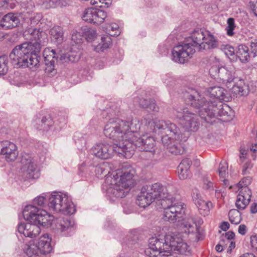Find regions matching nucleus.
Wrapping results in <instances>:
<instances>
[{
    "label": "nucleus",
    "instance_id": "nucleus-61",
    "mask_svg": "<svg viewBox=\"0 0 257 257\" xmlns=\"http://www.w3.org/2000/svg\"><path fill=\"white\" fill-rule=\"evenodd\" d=\"M242 146L244 147L245 148V149H248V154L249 153V152H255L257 151V145L256 144L254 145V146H252L251 148H250L249 150V147L246 148L244 146Z\"/></svg>",
    "mask_w": 257,
    "mask_h": 257
},
{
    "label": "nucleus",
    "instance_id": "nucleus-50",
    "mask_svg": "<svg viewBox=\"0 0 257 257\" xmlns=\"http://www.w3.org/2000/svg\"><path fill=\"white\" fill-rule=\"evenodd\" d=\"M234 237V233L232 231H228L221 235V239L223 240L225 242H229Z\"/></svg>",
    "mask_w": 257,
    "mask_h": 257
},
{
    "label": "nucleus",
    "instance_id": "nucleus-54",
    "mask_svg": "<svg viewBox=\"0 0 257 257\" xmlns=\"http://www.w3.org/2000/svg\"><path fill=\"white\" fill-rule=\"evenodd\" d=\"M226 243L223 240H220L219 243L216 246L215 249L217 251L221 252L226 247Z\"/></svg>",
    "mask_w": 257,
    "mask_h": 257
},
{
    "label": "nucleus",
    "instance_id": "nucleus-38",
    "mask_svg": "<svg viewBox=\"0 0 257 257\" xmlns=\"http://www.w3.org/2000/svg\"><path fill=\"white\" fill-rule=\"evenodd\" d=\"M83 33L88 42L94 41L97 35L95 30L87 27L83 29Z\"/></svg>",
    "mask_w": 257,
    "mask_h": 257
},
{
    "label": "nucleus",
    "instance_id": "nucleus-11",
    "mask_svg": "<svg viewBox=\"0 0 257 257\" xmlns=\"http://www.w3.org/2000/svg\"><path fill=\"white\" fill-rule=\"evenodd\" d=\"M48 207L50 211L71 215L76 211L75 206L67 193L54 192L48 198Z\"/></svg>",
    "mask_w": 257,
    "mask_h": 257
},
{
    "label": "nucleus",
    "instance_id": "nucleus-58",
    "mask_svg": "<svg viewBox=\"0 0 257 257\" xmlns=\"http://www.w3.org/2000/svg\"><path fill=\"white\" fill-rule=\"evenodd\" d=\"M238 232L241 235L245 234L246 232V227L244 224H241L238 227Z\"/></svg>",
    "mask_w": 257,
    "mask_h": 257
},
{
    "label": "nucleus",
    "instance_id": "nucleus-47",
    "mask_svg": "<svg viewBox=\"0 0 257 257\" xmlns=\"http://www.w3.org/2000/svg\"><path fill=\"white\" fill-rule=\"evenodd\" d=\"M151 99H147L144 97H137L134 98V102L135 104H139L143 108H147Z\"/></svg>",
    "mask_w": 257,
    "mask_h": 257
},
{
    "label": "nucleus",
    "instance_id": "nucleus-33",
    "mask_svg": "<svg viewBox=\"0 0 257 257\" xmlns=\"http://www.w3.org/2000/svg\"><path fill=\"white\" fill-rule=\"evenodd\" d=\"M53 124V121L50 117H44L37 123L36 128L43 131H48Z\"/></svg>",
    "mask_w": 257,
    "mask_h": 257
},
{
    "label": "nucleus",
    "instance_id": "nucleus-43",
    "mask_svg": "<svg viewBox=\"0 0 257 257\" xmlns=\"http://www.w3.org/2000/svg\"><path fill=\"white\" fill-rule=\"evenodd\" d=\"M8 71L7 58L0 56V76L5 75Z\"/></svg>",
    "mask_w": 257,
    "mask_h": 257
},
{
    "label": "nucleus",
    "instance_id": "nucleus-48",
    "mask_svg": "<svg viewBox=\"0 0 257 257\" xmlns=\"http://www.w3.org/2000/svg\"><path fill=\"white\" fill-rule=\"evenodd\" d=\"M251 178L249 176H247L243 178L238 183V186L240 189H243L244 188H248V186L250 185L251 182Z\"/></svg>",
    "mask_w": 257,
    "mask_h": 257
},
{
    "label": "nucleus",
    "instance_id": "nucleus-28",
    "mask_svg": "<svg viewBox=\"0 0 257 257\" xmlns=\"http://www.w3.org/2000/svg\"><path fill=\"white\" fill-rule=\"evenodd\" d=\"M236 81L237 80H235ZM231 91L236 95L240 96L247 95L249 92L248 85H246L242 79H237L231 87Z\"/></svg>",
    "mask_w": 257,
    "mask_h": 257
},
{
    "label": "nucleus",
    "instance_id": "nucleus-23",
    "mask_svg": "<svg viewBox=\"0 0 257 257\" xmlns=\"http://www.w3.org/2000/svg\"><path fill=\"white\" fill-rule=\"evenodd\" d=\"M248 149L240 146L239 149V163L242 164V174L246 175L249 173L252 167V164L248 159Z\"/></svg>",
    "mask_w": 257,
    "mask_h": 257
},
{
    "label": "nucleus",
    "instance_id": "nucleus-49",
    "mask_svg": "<svg viewBox=\"0 0 257 257\" xmlns=\"http://www.w3.org/2000/svg\"><path fill=\"white\" fill-rule=\"evenodd\" d=\"M250 55L257 57V39H252L250 41Z\"/></svg>",
    "mask_w": 257,
    "mask_h": 257
},
{
    "label": "nucleus",
    "instance_id": "nucleus-59",
    "mask_svg": "<svg viewBox=\"0 0 257 257\" xmlns=\"http://www.w3.org/2000/svg\"><path fill=\"white\" fill-rule=\"evenodd\" d=\"M220 228L224 231L227 230L229 228V223L225 221L223 222L220 225Z\"/></svg>",
    "mask_w": 257,
    "mask_h": 257
},
{
    "label": "nucleus",
    "instance_id": "nucleus-46",
    "mask_svg": "<svg viewBox=\"0 0 257 257\" xmlns=\"http://www.w3.org/2000/svg\"><path fill=\"white\" fill-rule=\"evenodd\" d=\"M221 50L228 57L232 56L235 54L234 49L229 45H222L221 46Z\"/></svg>",
    "mask_w": 257,
    "mask_h": 257
},
{
    "label": "nucleus",
    "instance_id": "nucleus-53",
    "mask_svg": "<svg viewBox=\"0 0 257 257\" xmlns=\"http://www.w3.org/2000/svg\"><path fill=\"white\" fill-rule=\"evenodd\" d=\"M45 201V198L42 196H39L34 200V203L38 206H43Z\"/></svg>",
    "mask_w": 257,
    "mask_h": 257
},
{
    "label": "nucleus",
    "instance_id": "nucleus-17",
    "mask_svg": "<svg viewBox=\"0 0 257 257\" xmlns=\"http://www.w3.org/2000/svg\"><path fill=\"white\" fill-rule=\"evenodd\" d=\"M173 238L170 241V256L173 251H178L181 254L188 255L190 254V248L188 244L184 242L179 234L171 232Z\"/></svg>",
    "mask_w": 257,
    "mask_h": 257
},
{
    "label": "nucleus",
    "instance_id": "nucleus-14",
    "mask_svg": "<svg viewBox=\"0 0 257 257\" xmlns=\"http://www.w3.org/2000/svg\"><path fill=\"white\" fill-rule=\"evenodd\" d=\"M176 116L180 119V123L187 131L196 132L198 129V116L188 109H180V110L177 111Z\"/></svg>",
    "mask_w": 257,
    "mask_h": 257
},
{
    "label": "nucleus",
    "instance_id": "nucleus-7",
    "mask_svg": "<svg viewBox=\"0 0 257 257\" xmlns=\"http://www.w3.org/2000/svg\"><path fill=\"white\" fill-rule=\"evenodd\" d=\"M205 33L206 31L201 29L194 30L191 33L189 39L174 47L172 51L173 61L184 64L192 58L196 49L200 52V45L202 44Z\"/></svg>",
    "mask_w": 257,
    "mask_h": 257
},
{
    "label": "nucleus",
    "instance_id": "nucleus-13",
    "mask_svg": "<svg viewBox=\"0 0 257 257\" xmlns=\"http://www.w3.org/2000/svg\"><path fill=\"white\" fill-rule=\"evenodd\" d=\"M20 172L28 179H36L40 176L38 165L31 156L28 154H23L20 161Z\"/></svg>",
    "mask_w": 257,
    "mask_h": 257
},
{
    "label": "nucleus",
    "instance_id": "nucleus-57",
    "mask_svg": "<svg viewBox=\"0 0 257 257\" xmlns=\"http://www.w3.org/2000/svg\"><path fill=\"white\" fill-rule=\"evenodd\" d=\"M250 7L254 14L257 17V1L255 3L250 2L249 3Z\"/></svg>",
    "mask_w": 257,
    "mask_h": 257
},
{
    "label": "nucleus",
    "instance_id": "nucleus-30",
    "mask_svg": "<svg viewBox=\"0 0 257 257\" xmlns=\"http://www.w3.org/2000/svg\"><path fill=\"white\" fill-rule=\"evenodd\" d=\"M112 45L111 37L108 35H104L101 38L100 42L97 45H94V50L97 52H103L109 48Z\"/></svg>",
    "mask_w": 257,
    "mask_h": 257
},
{
    "label": "nucleus",
    "instance_id": "nucleus-16",
    "mask_svg": "<svg viewBox=\"0 0 257 257\" xmlns=\"http://www.w3.org/2000/svg\"><path fill=\"white\" fill-rule=\"evenodd\" d=\"M0 154L8 162H14L19 155L17 145L12 142L5 140L0 142Z\"/></svg>",
    "mask_w": 257,
    "mask_h": 257
},
{
    "label": "nucleus",
    "instance_id": "nucleus-4",
    "mask_svg": "<svg viewBox=\"0 0 257 257\" xmlns=\"http://www.w3.org/2000/svg\"><path fill=\"white\" fill-rule=\"evenodd\" d=\"M188 99L191 105L196 109V112L201 118L209 122V119L218 116L227 115L230 107L221 101L208 100L196 89L189 88L187 91Z\"/></svg>",
    "mask_w": 257,
    "mask_h": 257
},
{
    "label": "nucleus",
    "instance_id": "nucleus-26",
    "mask_svg": "<svg viewBox=\"0 0 257 257\" xmlns=\"http://www.w3.org/2000/svg\"><path fill=\"white\" fill-rule=\"evenodd\" d=\"M51 241V238L47 233L43 234L39 237L36 244L43 254H48L51 251L52 247L50 244Z\"/></svg>",
    "mask_w": 257,
    "mask_h": 257
},
{
    "label": "nucleus",
    "instance_id": "nucleus-15",
    "mask_svg": "<svg viewBox=\"0 0 257 257\" xmlns=\"http://www.w3.org/2000/svg\"><path fill=\"white\" fill-rule=\"evenodd\" d=\"M26 39L29 40L27 44H31L35 52L40 53L42 46H44L48 41L47 34L40 29H29L24 33Z\"/></svg>",
    "mask_w": 257,
    "mask_h": 257
},
{
    "label": "nucleus",
    "instance_id": "nucleus-60",
    "mask_svg": "<svg viewBox=\"0 0 257 257\" xmlns=\"http://www.w3.org/2000/svg\"><path fill=\"white\" fill-rule=\"evenodd\" d=\"M250 212L253 214L257 212V203H253L251 205Z\"/></svg>",
    "mask_w": 257,
    "mask_h": 257
},
{
    "label": "nucleus",
    "instance_id": "nucleus-5",
    "mask_svg": "<svg viewBox=\"0 0 257 257\" xmlns=\"http://www.w3.org/2000/svg\"><path fill=\"white\" fill-rule=\"evenodd\" d=\"M135 174V170L132 166L124 164L120 169L106 177L103 187L106 188L107 193L110 195L124 197L134 185L133 178Z\"/></svg>",
    "mask_w": 257,
    "mask_h": 257
},
{
    "label": "nucleus",
    "instance_id": "nucleus-37",
    "mask_svg": "<svg viewBox=\"0 0 257 257\" xmlns=\"http://www.w3.org/2000/svg\"><path fill=\"white\" fill-rule=\"evenodd\" d=\"M95 11V9L92 8L86 9L84 11L82 17L83 20L88 23L93 24Z\"/></svg>",
    "mask_w": 257,
    "mask_h": 257
},
{
    "label": "nucleus",
    "instance_id": "nucleus-3",
    "mask_svg": "<svg viewBox=\"0 0 257 257\" xmlns=\"http://www.w3.org/2000/svg\"><path fill=\"white\" fill-rule=\"evenodd\" d=\"M144 122L149 125L146 131L161 134L162 143L171 154L177 155L183 153L184 150L181 142H185L187 138L183 137L179 128L175 123L169 120L152 121L147 118Z\"/></svg>",
    "mask_w": 257,
    "mask_h": 257
},
{
    "label": "nucleus",
    "instance_id": "nucleus-8",
    "mask_svg": "<svg viewBox=\"0 0 257 257\" xmlns=\"http://www.w3.org/2000/svg\"><path fill=\"white\" fill-rule=\"evenodd\" d=\"M31 44L24 43L16 46L10 54L12 63L16 67H37L40 57L38 52H35Z\"/></svg>",
    "mask_w": 257,
    "mask_h": 257
},
{
    "label": "nucleus",
    "instance_id": "nucleus-45",
    "mask_svg": "<svg viewBox=\"0 0 257 257\" xmlns=\"http://www.w3.org/2000/svg\"><path fill=\"white\" fill-rule=\"evenodd\" d=\"M46 67L45 68V73L49 75H53L55 73L54 69V60H50L49 61L45 62Z\"/></svg>",
    "mask_w": 257,
    "mask_h": 257
},
{
    "label": "nucleus",
    "instance_id": "nucleus-55",
    "mask_svg": "<svg viewBox=\"0 0 257 257\" xmlns=\"http://www.w3.org/2000/svg\"><path fill=\"white\" fill-rule=\"evenodd\" d=\"M250 244L251 247L257 250V236L252 235L250 237Z\"/></svg>",
    "mask_w": 257,
    "mask_h": 257
},
{
    "label": "nucleus",
    "instance_id": "nucleus-12",
    "mask_svg": "<svg viewBox=\"0 0 257 257\" xmlns=\"http://www.w3.org/2000/svg\"><path fill=\"white\" fill-rule=\"evenodd\" d=\"M173 238L171 232L167 234L163 238L152 237L149 241V247L145 250L148 256H170V241Z\"/></svg>",
    "mask_w": 257,
    "mask_h": 257
},
{
    "label": "nucleus",
    "instance_id": "nucleus-18",
    "mask_svg": "<svg viewBox=\"0 0 257 257\" xmlns=\"http://www.w3.org/2000/svg\"><path fill=\"white\" fill-rule=\"evenodd\" d=\"M192 199L200 213L203 216L208 215L210 208L212 207L211 202L202 199L199 192L196 189L193 192Z\"/></svg>",
    "mask_w": 257,
    "mask_h": 257
},
{
    "label": "nucleus",
    "instance_id": "nucleus-62",
    "mask_svg": "<svg viewBox=\"0 0 257 257\" xmlns=\"http://www.w3.org/2000/svg\"><path fill=\"white\" fill-rule=\"evenodd\" d=\"M225 243H226V244L227 243L229 244V248L230 249V250H231L232 249L235 247V242L231 240L229 241V242H226Z\"/></svg>",
    "mask_w": 257,
    "mask_h": 257
},
{
    "label": "nucleus",
    "instance_id": "nucleus-31",
    "mask_svg": "<svg viewBox=\"0 0 257 257\" xmlns=\"http://www.w3.org/2000/svg\"><path fill=\"white\" fill-rule=\"evenodd\" d=\"M236 55L242 62H246L248 61L250 54L248 52V47L244 45H240L238 46Z\"/></svg>",
    "mask_w": 257,
    "mask_h": 257
},
{
    "label": "nucleus",
    "instance_id": "nucleus-63",
    "mask_svg": "<svg viewBox=\"0 0 257 257\" xmlns=\"http://www.w3.org/2000/svg\"><path fill=\"white\" fill-rule=\"evenodd\" d=\"M205 187L206 189H213V184L211 182L208 181L205 185Z\"/></svg>",
    "mask_w": 257,
    "mask_h": 257
},
{
    "label": "nucleus",
    "instance_id": "nucleus-36",
    "mask_svg": "<svg viewBox=\"0 0 257 257\" xmlns=\"http://www.w3.org/2000/svg\"><path fill=\"white\" fill-rule=\"evenodd\" d=\"M43 57L45 62H48L50 60L57 59L59 57L55 50L50 48H46L43 51Z\"/></svg>",
    "mask_w": 257,
    "mask_h": 257
},
{
    "label": "nucleus",
    "instance_id": "nucleus-42",
    "mask_svg": "<svg viewBox=\"0 0 257 257\" xmlns=\"http://www.w3.org/2000/svg\"><path fill=\"white\" fill-rule=\"evenodd\" d=\"M227 26L226 28V34L229 36H232L234 33V30L236 26L235 25L234 19L232 18H229L227 20Z\"/></svg>",
    "mask_w": 257,
    "mask_h": 257
},
{
    "label": "nucleus",
    "instance_id": "nucleus-64",
    "mask_svg": "<svg viewBox=\"0 0 257 257\" xmlns=\"http://www.w3.org/2000/svg\"><path fill=\"white\" fill-rule=\"evenodd\" d=\"M240 257H255V256L252 254V253H245L242 255H241Z\"/></svg>",
    "mask_w": 257,
    "mask_h": 257
},
{
    "label": "nucleus",
    "instance_id": "nucleus-35",
    "mask_svg": "<svg viewBox=\"0 0 257 257\" xmlns=\"http://www.w3.org/2000/svg\"><path fill=\"white\" fill-rule=\"evenodd\" d=\"M107 14L103 10L95 9L93 24L99 25L107 18Z\"/></svg>",
    "mask_w": 257,
    "mask_h": 257
},
{
    "label": "nucleus",
    "instance_id": "nucleus-19",
    "mask_svg": "<svg viewBox=\"0 0 257 257\" xmlns=\"http://www.w3.org/2000/svg\"><path fill=\"white\" fill-rule=\"evenodd\" d=\"M56 226L58 232L64 235H71L75 230L74 221L67 218L57 219Z\"/></svg>",
    "mask_w": 257,
    "mask_h": 257
},
{
    "label": "nucleus",
    "instance_id": "nucleus-39",
    "mask_svg": "<svg viewBox=\"0 0 257 257\" xmlns=\"http://www.w3.org/2000/svg\"><path fill=\"white\" fill-rule=\"evenodd\" d=\"M74 140L77 148L79 150H82L86 145V136L80 134H76L74 136Z\"/></svg>",
    "mask_w": 257,
    "mask_h": 257
},
{
    "label": "nucleus",
    "instance_id": "nucleus-20",
    "mask_svg": "<svg viewBox=\"0 0 257 257\" xmlns=\"http://www.w3.org/2000/svg\"><path fill=\"white\" fill-rule=\"evenodd\" d=\"M214 70L217 72L219 78L227 84H230L234 80L237 79L234 76L233 70L231 69H229L225 67H220L217 68L212 67L210 69L211 72H213Z\"/></svg>",
    "mask_w": 257,
    "mask_h": 257
},
{
    "label": "nucleus",
    "instance_id": "nucleus-41",
    "mask_svg": "<svg viewBox=\"0 0 257 257\" xmlns=\"http://www.w3.org/2000/svg\"><path fill=\"white\" fill-rule=\"evenodd\" d=\"M218 171L220 178H224L228 175V165L225 161L220 162Z\"/></svg>",
    "mask_w": 257,
    "mask_h": 257
},
{
    "label": "nucleus",
    "instance_id": "nucleus-40",
    "mask_svg": "<svg viewBox=\"0 0 257 257\" xmlns=\"http://www.w3.org/2000/svg\"><path fill=\"white\" fill-rule=\"evenodd\" d=\"M118 26L117 24L112 23L107 25L106 32L109 36H117L119 34Z\"/></svg>",
    "mask_w": 257,
    "mask_h": 257
},
{
    "label": "nucleus",
    "instance_id": "nucleus-29",
    "mask_svg": "<svg viewBox=\"0 0 257 257\" xmlns=\"http://www.w3.org/2000/svg\"><path fill=\"white\" fill-rule=\"evenodd\" d=\"M49 34L51 40L56 45L61 44L64 40V33L62 28L56 26L51 28Z\"/></svg>",
    "mask_w": 257,
    "mask_h": 257
},
{
    "label": "nucleus",
    "instance_id": "nucleus-10",
    "mask_svg": "<svg viewBox=\"0 0 257 257\" xmlns=\"http://www.w3.org/2000/svg\"><path fill=\"white\" fill-rule=\"evenodd\" d=\"M115 142L113 146L106 143H100L93 146L91 153L97 158L101 159H107L111 158L114 154H118L122 157L128 159L132 157L133 147L132 145L128 147V150L126 151L124 141L121 139L115 140L112 138L107 137Z\"/></svg>",
    "mask_w": 257,
    "mask_h": 257
},
{
    "label": "nucleus",
    "instance_id": "nucleus-34",
    "mask_svg": "<svg viewBox=\"0 0 257 257\" xmlns=\"http://www.w3.org/2000/svg\"><path fill=\"white\" fill-rule=\"evenodd\" d=\"M228 216L229 221L232 224H238L241 220V213L236 209L230 210L228 212Z\"/></svg>",
    "mask_w": 257,
    "mask_h": 257
},
{
    "label": "nucleus",
    "instance_id": "nucleus-22",
    "mask_svg": "<svg viewBox=\"0 0 257 257\" xmlns=\"http://www.w3.org/2000/svg\"><path fill=\"white\" fill-rule=\"evenodd\" d=\"M207 92L210 97L215 98L217 100H220L227 102L231 98L230 95L227 93L226 90L219 86L210 87Z\"/></svg>",
    "mask_w": 257,
    "mask_h": 257
},
{
    "label": "nucleus",
    "instance_id": "nucleus-6",
    "mask_svg": "<svg viewBox=\"0 0 257 257\" xmlns=\"http://www.w3.org/2000/svg\"><path fill=\"white\" fill-rule=\"evenodd\" d=\"M23 215L30 223H20L18 231L25 237L36 238L41 233L40 226H48L51 224L53 216L44 210L39 209L33 205L25 206Z\"/></svg>",
    "mask_w": 257,
    "mask_h": 257
},
{
    "label": "nucleus",
    "instance_id": "nucleus-52",
    "mask_svg": "<svg viewBox=\"0 0 257 257\" xmlns=\"http://www.w3.org/2000/svg\"><path fill=\"white\" fill-rule=\"evenodd\" d=\"M147 108L155 112H158L159 110V107L157 105L154 100H150Z\"/></svg>",
    "mask_w": 257,
    "mask_h": 257
},
{
    "label": "nucleus",
    "instance_id": "nucleus-27",
    "mask_svg": "<svg viewBox=\"0 0 257 257\" xmlns=\"http://www.w3.org/2000/svg\"><path fill=\"white\" fill-rule=\"evenodd\" d=\"M192 164L191 160L189 158L183 159L178 167V176L181 180L189 178L191 176L190 168Z\"/></svg>",
    "mask_w": 257,
    "mask_h": 257
},
{
    "label": "nucleus",
    "instance_id": "nucleus-21",
    "mask_svg": "<svg viewBox=\"0 0 257 257\" xmlns=\"http://www.w3.org/2000/svg\"><path fill=\"white\" fill-rule=\"evenodd\" d=\"M251 197V191L249 188L240 189L235 202V205L237 209H244L249 204Z\"/></svg>",
    "mask_w": 257,
    "mask_h": 257
},
{
    "label": "nucleus",
    "instance_id": "nucleus-2",
    "mask_svg": "<svg viewBox=\"0 0 257 257\" xmlns=\"http://www.w3.org/2000/svg\"><path fill=\"white\" fill-rule=\"evenodd\" d=\"M163 208V217L165 220L171 223L178 222V227L182 231L187 234H191L195 236V240L199 241L203 238V234L200 230V226L203 220L200 217L188 216L184 218L186 206L182 202H175L172 196L170 199L161 202Z\"/></svg>",
    "mask_w": 257,
    "mask_h": 257
},
{
    "label": "nucleus",
    "instance_id": "nucleus-25",
    "mask_svg": "<svg viewBox=\"0 0 257 257\" xmlns=\"http://www.w3.org/2000/svg\"><path fill=\"white\" fill-rule=\"evenodd\" d=\"M20 24L19 17L15 14L9 13L3 18L1 21L2 26L7 29H12Z\"/></svg>",
    "mask_w": 257,
    "mask_h": 257
},
{
    "label": "nucleus",
    "instance_id": "nucleus-44",
    "mask_svg": "<svg viewBox=\"0 0 257 257\" xmlns=\"http://www.w3.org/2000/svg\"><path fill=\"white\" fill-rule=\"evenodd\" d=\"M59 0H40L39 4L45 9H49L56 7Z\"/></svg>",
    "mask_w": 257,
    "mask_h": 257
},
{
    "label": "nucleus",
    "instance_id": "nucleus-32",
    "mask_svg": "<svg viewBox=\"0 0 257 257\" xmlns=\"http://www.w3.org/2000/svg\"><path fill=\"white\" fill-rule=\"evenodd\" d=\"M24 251L29 257H41L43 255L36 243L26 245Z\"/></svg>",
    "mask_w": 257,
    "mask_h": 257
},
{
    "label": "nucleus",
    "instance_id": "nucleus-24",
    "mask_svg": "<svg viewBox=\"0 0 257 257\" xmlns=\"http://www.w3.org/2000/svg\"><path fill=\"white\" fill-rule=\"evenodd\" d=\"M218 43L216 38L209 31H206L202 45H200V52L209 50L216 48Z\"/></svg>",
    "mask_w": 257,
    "mask_h": 257
},
{
    "label": "nucleus",
    "instance_id": "nucleus-51",
    "mask_svg": "<svg viewBox=\"0 0 257 257\" xmlns=\"http://www.w3.org/2000/svg\"><path fill=\"white\" fill-rule=\"evenodd\" d=\"M82 36L80 32L73 33L72 35V40L76 44H79L81 42Z\"/></svg>",
    "mask_w": 257,
    "mask_h": 257
},
{
    "label": "nucleus",
    "instance_id": "nucleus-1",
    "mask_svg": "<svg viewBox=\"0 0 257 257\" xmlns=\"http://www.w3.org/2000/svg\"><path fill=\"white\" fill-rule=\"evenodd\" d=\"M148 118L151 121H160L153 119L150 115L145 116L141 121L134 119L131 121H124L119 119H111L105 125L104 134L106 137L112 138L115 140L124 141L126 151L129 149L128 147L132 145L133 147L132 156L135 149L140 148V150L152 152L155 146V141L153 137L146 136V134L155 133L160 135L158 132H148L146 128L148 124H145L144 120Z\"/></svg>",
    "mask_w": 257,
    "mask_h": 257
},
{
    "label": "nucleus",
    "instance_id": "nucleus-56",
    "mask_svg": "<svg viewBox=\"0 0 257 257\" xmlns=\"http://www.w3.org/2000/svg\"><path fill=\"white\" fill-rule=\"evenodd\" d=\"M98 1L102 4H104L105 5L107 6V7H108L110 4V3L109 2V0H91V1L90 2V4L91 5H94L97 4Z\"/></svg>",
    "mask_w": 257,
    "mask_h": 257
},
{
    "label": "nucleus",
    "instance_id": "nucleus-9",
    "mask_svg": "<svg viewBox=\"0 0 257 257\" xmlns=\"http://www.w3.org/2000/svg\"><path fill=\"white\" fill-rule=\"evenodd\" d=\"M171 195L169 194L165 186L159 183L143 186L138 196L137 204L141 207L145 208L149 206L156 199L166 201L170 199Z\"/></svg>",
    "mask_w": 257,
    "mask_h": 257
}]
</instances>
